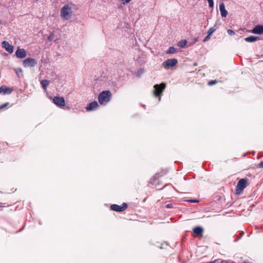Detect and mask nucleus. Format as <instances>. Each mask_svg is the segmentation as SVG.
<instances>
[{"label":"nucleus","instance_id":"1","mask_svg":"<svg viewBox=\"0 0 263 263\" xmlns=\"http://www.w3.org/2000/svg\"><path fill=\"white\" fill-rule=\"evenodd\" d=\"M112 97V93L109 90H104L98 96V101L101 105H106L110 101Z\"/></svg>","mask_w":263,"mask_h":263},{"label":"nucleus","instance_id":"2","mask_svg":"<svg viewBox=\"0 0 263 263\" xmlns=\"http://www.w3.org/2000/svg\"><path fill=\"white\" fill-rule=\"evenodd\" d=\"M249 184V179L247 178L240 179L236 186L235 194L240 195L243 190Z\"/></svg>","mask_w":263,"mask_h":263},{"label":"nucleus","instance_id":"3","mask_svg":"<svg viewBox=\"0 0 263 263\" xmlns=\"http://www.w3.org/2000/svg\"><path fill=\"white\" fill-rule=\"evenodd\" d=\"M71 8L68 5H65L61 10V17L64 20H68L72 14Z\"/></svg>","mask_w":263,"mask_h":263},{"label":"nucleus","instance_id":"4","mask_svg":"<svg viewBox=\"0 0 263 263\" xmlns=\"http://www.w3.org/2000/svg\"><path fill=\"white\" fill-rule=\"evenodd\" d=\"M166 87V84L161 83L160 84H156L154 86V95L156 97H160L162 92Z\"/></svg>","mask_w":263,"mask_h":263},{"label":"nucleus","instance_id":"5","mask_svg":"<svg viewBox=\"0 0 263 263\" xmlns=\"http://www.w3.org/2000/svg\"><path fill=\"white\" fill-rule=\"evenodd\" d=\"M167 173V171L166 169H161L159 171L157 172V173H156L155 175L151 179L150 183L153 185L156 184L157 180L160 177H161L166 175Z\"/></svg>","mask_w":263,"mask_h":263},{"label":"nucleus","instance_id":"6","mask_svg":"<svg viewBox=\"0 0 263 263\" xmlns=\"http://www.w3.org/2000/svg\"><path fill=\"white\" fill-rule=\"evenodd\" d=\"M128 208V205L126 203H123L121 205H119L116 204H111L110 206V209L112 211L122 212L125 211Z\"/></svg>","mask_w":263,"mask_h":263},{"label":"nucleus","instance_id":"7","mask_svg":"<svg viewBox=\"0 0 263 263\" xmlns=\"http://www.w3.org/2000/svg\"><path fill=\"white\" fill-rule=\"evenodd\" d=\"M178 60L176 59H167L162 63L163 67L165 69H168L173 67L176 65Z\"/></svg>","mask_w":263,"mask_h":263},{"label":"nucleus","instance_id":"8","mask_svg":"<svg viewBox=\"0 0 263 263\" xmlns=\"http://www.w3.org/2000/svg\"><path fill=\"white\" fill-rule=\"evenodd\" d=\"M53 102L58 107H62L65 105V101L62 97H54L52 99Z\"/></svg>","mask_w":263,"mask_h":263},{"label":"nucleus","instance_id":"9","mask_svg":"<svg viewBox=\"0 0 263 263\" xmlns=\"http://www.w3.org/2000/svg\"><path fill=\"white\" fill-rule=\"evenodd\" d=\"M37 64V61L33 58H28L23 61V65L25 67H34Z\"/></svg>","mask_w":263,"mask_h":263},{"label":"nucleus","instance_id":"10","mask_svg":"<svg viewBox=\"0 0 263 263\" xmlns=\"http://www.w3.org/2000/svg\"><path fill=\"white\" fill-rule=\"evenodd\" d=\"M15 55L18 58L23 59L26 57L27 53L24 49L18 47L15 52Z\"/></svg>","mask_w":263,"mask_h":263},{"label":"nucleus","instance_id":"11","mask_svg":"<svg viewBox=\"0 0 263 263\" xmlns=\"http://www.w3.org/2000/svg\"><path fill=\"white\" fill-rule=\"evenodd\" d=\"M2 44L3 47H4L9 53H11L13 52V46L11 45L8 42L3 41Z\"/></svg>","mask_w":263,"mask_h":263},{"label":"nucleus","instance_id":"12","mask_svg":"<svg viewBox=\"0 0 263 263\" xmlns=\"http://www.w3.org/2000/svg\"><path fill=\"white\" fill-rule=\"evenodd\" d=\"M254 34H261L263 33V25H257L251 31Z\"/></svg>","mask_w":263,"mask_h":263},{"label":"nucleus","instance_id":"13","mask_svg":"<svg viewBox=\"0 0 263 263\" xmlns=\"http://www.w3.org/2000/svg\"><path fill=\"white\" fill-rule=\"evenodd\" d=\"M13 91V89L10 87H8L6 86H2L0 87V93L6 95L7 93L10 94Z\"/></svg>","mask_w":263,"mask_h":263},{"label":"nucleus","instance_id":"14","mask_svg":"<svg viewBox=\"0 0 263 263\" xmlns=\"http://www.w3.org/2000/svg\"><path fill=\"white\" fill-rule=\"evenodd\" d=\"M98 106L99 105L98 102L95 101L89 103L86 107V109L87 111H91L96 109Z\"/></svg>","mask_w":263,"mask_h":263},{"label":"nucleus","instance_id":"15","mask_svg":"<svg viewBox=\"0 0 263 263\" xmlns=\"http://www.w3.org/2000/svg\"><path fill=\"white\" fill-rule=\"evenodd\" d=\"M219 10L220 11L221 16L226 17L228 15V12L225 9V6L223 3H221V4H220Z\"/></svg>","mask_w":263,"mask_h":263},{"label":"nucleus","instance_id":"16","mask_svg":"<svg viewBox=\"0 0 263 263\" xmlns=\"http://www.w3.org/2000/svg\"><path fill=\"white\" fill-rule=\"evenodd\" d=\"M258 39V37L251 35L245 38V40L247 42H254L256 41Z\"/></svg>","mask_w":263,"mask_h":263},{"label":"nucleus","instance_id":"17","mask_svg":"<svg viewBox=\"0 0 263 263\" xmlns=\"http://www.w3.org/2000/svg\"><path fill=\"white\" fill-rule=\"evenodd\" d=\"M42 86L44 89H46L47 87L49 85V82L47 80H43L41 82Z\"/></svg>","mask_w":263,"mask_h":263},{"label":"nucleus","instance_id":"18","mask_svg":"<svg viewBox=\"0 0 263 263\" xmlns=\"http://www.w3.org/2000/svg\"><path fill=\"white\" fill-rule=\"evenodd\" d=\"M202 231H193L192 236L195 237H200L202 236Z\"/></svg>","mask_w":263,"mask_h":263},{"label":"nucleus","instance_id":"19","mask_svg":"<svg viewBox=\"0 0 263 263\" xmlns=\"http://www.w3.org/2000/svg\"><path fill=\"white\" fill-rule=\"evenodd\" d=\"M176 51V49L173 46L170 47L166 51V54L174 53Z\"/></svg>","mask_w":263,"mask_h":263},{"label":"nucleus","instance_id":"20","mask_svg":"<svg viewBox=\"0 0 263 263\" xmlns=\"http://www.w3.org/2000/svg\"><path fill=\"white\" fill-rule=\"evenodd\" d=\"M217 28H214V27H211L210 28L209 30L208 31V34H209V35H211L216 30Z\"/></svg>","mask_w":263,"mask_h":263},{"label":"nucleus","instance_id":"21","mask_svg":"<svg viewBox=\"0 0 263 263\" xmlns=\"http://www.w3.org/2000/svg\"><path fill=\"white\" fill-rule=\"evenodd\" d=\"M186 43H187L186 40H181L179 43V46L180 47H183L184 46H185L186 45Z\"/></svg>","mask_w":263,"mask_h":263},{"label":"nucleus","instance_id":"22","mask_svg":"<svg viewBox=\"0 0 263 263\" xmlns=\"http://www.w3.org/2000/svg\"><path fill=\"white\" fill-rule=\"evenodd\" d=\"M54 39V32H51L49 36L48 37V40L49 41H52Z\"/></svg>","mask_w":263,"mask_h":263},{"label":"nucleus","instance_id":"23","mask_svg":"<svg viewBox=\"0 0 263 263\" xmlns=\"http://www.w3.org/2000/svg\"><path fill=\"white\" fill-rule=\"evenodd\" d=\"M8 105H9V103L8 102L0 105V110L3 109L4 108H6Z\"/></svg>","mask_w":263,"mask_h":263},{"label":"nucleus","instance_id":"24","mask_svg":"<svg viewBox=\"0 0 263 263\" xmlns=\"http://www.w3.org/2000/svg\"><path fill=\"white\" fill-rule=\"evenodd\" d=\"M208 3H209V6L210 8H213L214 7L213 1V0L209 1Z\"/></svg>","mask_w":263,"mask_h":263},{"label":"nucleus","instance_id":"25","mask_svg":"<svg viewBox=\"0 0 263 263\" xmlns=\"http://www.w3.org/2000/svg\"><path fill=\"white\" fill-rule=\"evenodd\" d=\"M208 3H209V6L210 8H213L214 7L213 1V0L209 1Z\"/></svg>","mask_w":263,"mask_h":263},{"label":"nucleus","instance_id":"26","mask_svg":"<svg viewBox=\"0 0 263 263\" xmlns=\"http://www.w3.org/2000/svg\"><path fill=\"white\" fill-rule=\"evenodd\" d=\"M227 32L230 35H233L235 34V32L231 29H228L227 30Z\"/></svg>","mask_w":263,"mask_h":263},{"label":"nucleus","instance_id":"27","mask_svg":"<svg viewBox=\"0 0 263 263\" xmlns=\"http://www.w3.org/2000/svg\"><path fill=\"white\" fill-rule=\"evenodd\" d=\"M216 83H217V81L216 80L211 81L208 82V85L211 86V85H213L216 84Z\"/></svg>","mask_w":263,"mask_h":263},{"label":"nucleus","instance_id":"28","mask_svg":"<svg viewBox=\"0 0 263 263\" xmlns=\"http://www.w3.org/2000/svg\"><path fill=\"white\" fill-rule=\"evenodd\" d=\"M210 36H211V35H209V34H208V35L203 40V42H206L208 40H209L210 39V37H211Z\"/></svg>","mask_w":263,"mask_h":263},{"label":"nucleus","instance_id":"29","mask_svg":"<svg viewBox=\"0 0 263 263\" xmlns=\"http://www.w3.org/2000/svg\"><path fill=\"white\" fill-rule=\"evenodd\" d=\"M192 230H202V228L200 227H196Z\"/></svg>","mask_w":263,"mask_h":263},{"label":"nucleus","instance_id":"30","mask_svg":"<svg viewBox=\"0 0 263 263\" xmlns=\"http://www.w3.org/2000/svg\"><path fill=\"white\" fill-rule=\"evenodd\" d=\"M258 166H259L260 168H263V161L260 162L258 164Z\"/></svg>","mask_w":263,"mask_h":263},{"label":"nucleus","instance_id":"31","mask_svg":"<svg viewBox=\"0 0 263 263\" xmlns=\"http://www.w3.org/2000/svg\"><path fill=\"white\" fill-rule=\"evenodd\" d=\"M166 207L168 209L172 208L173 205L172 204H166Z\"/></svg>","mask_w":263,"mask_h":263},{"label":"nucleus","instance_id":"32","mask_svg":"<svg viewBox=\"0 0 263 263\" xmlns=\"http://www.w3.org/2000/svg\"><path fill=\"white\" fill-rule=\"evenodd\" d=\"M210 263H219V260H216L210 262Z\"/></svg>","mask_w":263,"mask_h":263},{"label":"nucleus","instance_id":"33","mask_svg":"<svg viewBox=\"0 0 263 263\" xmlns=\"http://www.w3.org/2000/svg\"><path fill=\"white\" fill-rule=\"evenodd\" d=\"M221 263H230V261L222 260L221 261Z\"/></svg>","mask_w":263,"mask_h":263},{"label":"nucleus","instance_id":"34","mask_svg":"<svg viewBox=\"0 0 263 263\" xmlns=\"http://www.w3.org/2000/svg\"><path fill=\"white\" fill-rule=\"evenodd\" d=\"M190 201L191 202H197V201H196V200H190Z\"/></svg>","mask_w":263,"mask_h":263},{"label":"nucleus","instance_id":"35","mask_svg":"<svg viewBox=\"0 0 263 263\" xmlns=\"http://www.w3.org/2000/svg\"><path fill=\"white\" fill-rule=\"evenodd\" d=\"M125 2L128 3H129L131 0H125Z\"/></svg>","mask_w":263,"mask_h":263},{"label":"nucleus","instance_id":"36","mask_svg":"<svg viewBox=\"0 0 263 263\" xmlns=\"http://www.w3.org/2000/svg\"><path fill=\"white\" fill-rule=\"evenodd\" d=\"M3 205H2V203H0V207H3Z\"/></svg>","mask_w":263,"mask_h":263},{"label":"nucleus","instance_id":"37","mask_svg":"<svg viewBox=\"0 0 263 263\" xmlns=\"http://www.w3.org/2000/svg\"><path fill=\"white\" fill-rule=\"evenodd\" d=\"M194 66H197V64H196V63H195V64H194Z\"/></svg>","mask_w":263,"mask_h":263}]
</instances>
